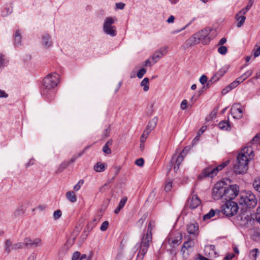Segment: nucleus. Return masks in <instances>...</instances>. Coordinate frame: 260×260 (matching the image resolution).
<instances>
[{"mask_svg": "<svg viewBox=\"0 0 260 260\" xmlns=\"http://www.w3.org/2000/svg\"><path fill=\"white\" fill-rule=\"evenodd\" d=\"M155 226L154 221H150L148 225L147 232L141 238V243L138 246L139 250L137 255L136 260H143L148 251L150 243L152 242V231Z\"/></svg>", "mask_w": 260, "mask_h": 260, "instance_id": "f257e3e1", "label": "nucleus"}, {"mask_svg": "<svg viewBox=\"0 0 260 260\" xmlns=\"http://www.w3.org/2000/svg\"><path fill=\"white\" fill-rule=\"evenodd\" d=\"M59 82L58 74L54 73L48 75L43 80L42 88V94L50 100V96L53 95V89Z\"/></svg>", "mask_w": 260, "mask_h": 260, "instance_id": "f03ea898", "label": "nucleus"}, {"mask_svg": "<svg viewBox=\"0 0 260 260\" xmlns=\"http://www.w3.org/2000/svg\"><path fill=\"white\" fill-rule=\"evenodd\" d=\"M229 163V160H226L216 167L209 166L205 168L202 173L198 176V179L201 180L207 177L213 178L217 174L219 171H221L226 167Z\"/></svg>", "mask_w": 260, "mask_h": 260, "instance_id": "7ed1b4c3", "label": "nucleus"}, {"mask_svg": "<svg viewBox=\"0 0 260 260\" xmlns=\"http://www.w3.org/2000/svg\"><path fill=\"white\" fill-rule=\"evenodd\" d=\"M249 158L246 155L239 153L237 157V162L234 165V171L236 174L245 173L248 170Z\"/></svg>", "mask_w": 260, "mask_h": 260, "instance_id": "20e7f679", "label": "nucleus"}, {"mask_svg": "<svg viewBox=\"0 0 260 260\" xmlns=\"http://www.w3.org/2000/svg\"><path fill=\"white\" fill-rule=\"evenodd\" d=\"M239 203L245 208H253L257 204L255 196L251 192L248 191L241 193L240 194Z\"/></svg>", "mask_w": 260, "mask_h": 260, "instance_id": "39448f33", "label": "nucleus"}, {"mask_svg": "<svg viewBox=\"0 0 260 260\" xmlns=\"http://www.w3.org/2000/svg\"><path fill=\"white\" fill-rule=\"evenodd\" d=\"M117 21L115 17L105 18L103 26V31L107 35L114 37L117 35L116 27L113 24Z\"/></svg>", "mask_w": 260, "mask_h": 260, "instance_id": "423d86ee", "label": "nucleus"}, {"mask_svg": "<svg viewBox=\"0 0 260 260\" xmlns=\"http://www.w3.org/2000/svg\"><path fill=\"white\" fill-rule=\"evenodd\" d=\"M238 209L237 203L233 201H228L222 205L221 210L223 214L226 216H232L237 213Z\"/></svg>", "mask_w": 260, "mask_h": 260, "instance_id": "0eeeda50", "label": "nucleus"}, {"mask_svg": "<svg viewBox=\"0 0 260 260\" xmlns=\"http://www.w3.org/2000/svg\"><path fill=\"white\" fill-rule=\"evenodd\" d=\"M225 183L224 181L217 182L213 188L212 196L215 200L222 199L224 201Z\"/></svg>", "mask_w": 260, "mask_h": 260, "instance_id": "6e6552de", "label": "nucleus"}, {"mask_svg": "<svg viewBox=\"0 0 260 260\" xmlns=\"http://www.w3.org/2000/svg\"><path fill=\"white\" fill-rule=\"evenodd\" d=\"M225 187L224 201H232L238 196L239 191V186L237 185L228 186L227 184H225Z\"/></svg>", "mask_w": 260, "mask_h": 260, "instance_id": "1a4fd4ad", "label": "nucleus"}, {"mask_svg": "<svg viewBox=\"0 0 260 260\" xmlns=\"http://www.w3.org/2000/svg\"><path fill=\"white\" fill-rule=\"evenodd\" d=\"M253 219L251 213L246 211L237 216V220L240 221L239 224L243 226H249L251 224Z\"/></svg>", "mask_w": 260, "mask_h": 260, "instance_id": "9d476101", "label": "nucleus"}, {"mask_svg": "<svg viewBox=\"0 0 260 260\" xmlns=\"http://www.w3.org/2000/svg\"><path fill=\"white\" fill-rule=\"evenodd\" d=\"M211 29L209 28H205L198 32L197 34L198 35L200 42L204 45L208 44L210 41V38L209 37L210 34Z\"/></svg>", "mask_w": 260, "mask_h": 260, "instance_id": "9b49d317", "label": "nucleus"}, {"mask_svg": "<svg viewBox=\"0 0 260 260\" xmlns=\"http://www.w3.org/2000/svg\"><path fill=\"white\" fill-rule=\"evenodd\" d=\"M25 242V247H41L42 246V240L40 238H36L31 239L30 237H25L24 239Z\"/></svg>", "mask_w": 260, "mask_h": 260, "instance_id": "f8f14e48", "label": "nucleus"}, {"mask_svg": "<svg viewBox=\"0 0 260 260\" xmlns=\"http://www.w3.org/2000/svg\"><path fill=\"white\" fill-rule=\"evenodd\" d=\"M204 253L205 255L211 258L218 256V254L215 250V246L213 245H206L204 248Z\"/></svg>", "mask_w": 260, "mask_h": 260, "instance_id": "ddd939ff", "label": "nucleus"}, {"mask_svg": "<svg viewBox=\"0 0 260 260\" xmlns=\"http://www.w3.org/2000/svg\"><path fill=\"white\" fill-rule=\"evenodd\" d=\"M189 207L191 209L197 208L201 203L200 199L196 194L192 195L188 199Z\"/></svg>", "mask_w": 260, "mask_h": 260, "instance_id": "4468645a", "label": "nucleus"}, {"mask_svg": "<svg viewBox=\"0 0 260 260\" xmlns=\"http://www.w3.org/2000/svg\"><path fill=\"white\" fill-rule=\"evenodd\" d=\"M187 231L189 234L197 237L199 234V225L197 222L190 223L187 225Z\"/></svg>", "mask_w": 260, "mask_h": 260, "instance_id": "2eb2a0df", "label": "nucleus"}, {"mask_svg": "<svg viewBox=\"0 0 260 260\" xmlns=\"http://www.w3.org/2000/svg\"><path fill=\"white\" fill-rule=\"evenodd\" d=\"M194 245V242L193 240H188L185 242L183 243L181 250L183 255H185L186 251H187L186 255H188V251H189L192 249Z\"/></svg>", "mask_w": 260, "mask_h": 260, "instance_id": "dca6fc26", "label": "nucleus"}, {"mask_svg": "<svg viewBox=\"0 0 260 260\" xmlns=\"http://www.w3.org/2000/svg\"><path fill=\"white\" fill-rule=\"evenodd\" d=\"M227 67H223L220 69L210 79V82H215L217 81L228 71Z\"/></svg>", "mask_w": 260, "mask_h": 260, "instance_id": "f3484780", "label": "nucleus"}, {"mask_svg": "<svg viewBox=\"0 0 260 260\" xmlns=\"http://www.w3.org/2000/svg\"><path fill=\"white\" fill-rule=\"evenodd\" d=\"M42 45L45 48H48L52 46V42L49 34H45L42 37Z\"/></svg>", "mask_w": 260, "mask_h": 260, "instance_id": "a211bd4d", "label": "nucleus"}, {"mask_svg": "<svg viewBox=\"0 0 260 260\" xmlns=\"http://www.w3.org/2000/svg\"><path fill=\"white\" fill-rule=\"evenodd\" d=\"M187 153V150L186 149V147L184 148V149L182 151V152L180 153V154L176 158L175 165L174 166V169H175L176 168L178 169L179 168L180 165L181 164L182 161L183 160L184 157L186 155Z\"/></svg>", "mask_w": 260, "mask_h": 260, "instance_id": "6ab92c4d", "label": "nucleus"}, {"mask_svg": "<svg viewBox=\"0 0 260 260\" xmlns=\"http://www.w3.org/2000/svg\"><path fill=\"white\" fill-rule=\"evenodd\" d=\"M231 113L235 119H240L242 117V110L240 108L233 106L231 109Z\"/></svg>", "mask_w": 260, "mask_h": 260, "instance_id": "aec40b11", "label": "nucleus"}, {"mask_svg": "<svg viewBox=\"0 0 260 260\" xmlns=\"http://www.w3.org/2000/svg\"><path fill=\"white\" fill-rule=\"evenodd\" d=\"M199 35V34H195L192 37L189 38L186 41V44L188 46H192L201 42L199 37H198V35Z\"/></svg>", "mask_w": 260, "mask_h": 260, "instance_id": "412c9836", "label": "nucleus"}, {"mask_svg": "<svg viewBox=\"0 0 260 260\" xmlns=\"http://www.w3.org/2000/svg\"><path fill=\"white\" fill-rule=\"evenodd\" d=\"M5 253L8 255L11 251L14 249V244H12V242L10 239L6 240L5 245Z\"/></svg>", "mask_w": 260, "mask_h": 260, "instance_id": "4be33fe9", "label": "nucleus"}, {"mask_svg": "<svg viewBox=\"0 0 260 260\" xmlns=\"http://www.w3.org/2000/svg\"><path fill=\"white\" fill-rule=\"evenodd\" d=\"M182 240V236L180 234H178L177 236L174 238L171 237L169 239V242L173 246L175 245H178L181 242Z\"/></svg>", "mask_w": 260, "mask_h": 260, "instance_id": "5701e85b", "label": "nucleus"}, {"mask_svg": "<svg viewBox=\"0 0 260 260\" xmlns=\"http://www.w3.org/2000/svg\"><path fill=\"white\" fill-rule=\"evenodd\" d=\"M157 118L154 117L152 119H151L149 122L148 124L146 127V128L145 129H147L150 131V133L151 132L152 130H153L155 126L156 125L157 122Z\"/></svg>", "mask_w": 260, "mask_h": 260, "instance_id": "b1692460", "label": "nucleus"}, {"mask_svg": "<svg viewBox=\"0 0 260 260\" xmlns=\"http://www.w3.org/2000/svg\"><path fill=\"white\" fill-rule=\"evenodd\" d=\"M21 42V36L19 30H17L14 34V45L18 47L20 45Z\"/></svg>", "mask_w": 260, "mask_h": 260, "instance_id": "393cba45", "label": "nucleus"}, {"mask_svg": "<svg viewBox=\"0 0 260 260\" xmlns=\"http://www.w3.org/2000/svg\"><path fill=\"white\" fill-rule=\"evenodd\" d=\"M67 199L71 203H75L77 201V196L73 191H70L66 193Z\"/></svg>", "mask_w": 260, "mask_h": 260, "instance_id": "a878e982", "label": "nucleus"}, {"mask_svg": "<svg viewBox=\"0 0 260 260\" xmlns=\"http://www.w3.org/2000/svg\"><path fill=\"white\" fill-rule=\"evenodd\" d=\"M106 167L104 164L98 162L94 166V170L96 172H102L105 170Z\"/></svg>", "mask_w": 260, "mask_h": 260, "instance_id": "bb28decb", "label": "nucleus"}, {"mask_svg": "<svg viewBox=\"0 0 260 260\" xmlns=\"http://www.w3.org/2000/svg\"><path fill=\"white\" fill-rule=\"evenodd\" d=\"M259 254V250L257 248H254L250 251L249 257L251 260H256Z\"/></svg>", "mask_w": 260, "mask_h": 260, "instance_id": "cd10ccee", "label": "nucleus"}, {"mask_svg": "<svg viewBox=\"0 0 260 260\" xmlns=\"http://www.w3.org/2000/svg\"><path fill=\"white\" fill-rule=\"evenodd\" d=\"M218 127L222 130L228 131L229 130L230 125L228 121L223 120L220 121L218 124Z\"/></svg>", "mask_w": 260, "mask_h": 260, "instance_id": "c85d7f7f", "label": "nucleus"}, {"mask_svg": "<svg viewBox=\"0 0 260 260\" xmlns=\"http://www.w3.org/2000/svg\"><path fill=\"white\" fill-rule=\"evenodd\" d=\"M242 152L241 153H243L245 155H246L248 157H253V152L252 149L251 147H245L242 149Z\"/></svg>", "mask_w": 260, "mask_h": 260, "instance_id": "c756f323", "label": "nucleus"}, {"mask_svg": "<svg viewBox=\"0 0 260 260\" xmlns=\"http://www.w3.org/2000/svg\"><path fill=\"white\" fill-rule=\"evenodd\" d=\"M236 18L238 21L237 25L238 27H241L243 24L246 19V17L244 16L240 15L239 14L236 15Z\"/></svg>", "mask_w": 260, "mask_h": 260, "instance_id": "7c9ffc66", "label": "nucleus"}, {"mask_svg": "<svg viewBox=\"0 0 260 260\" xmlns=\"http://www.w3.org/2000/svg\"><path fill=\"white\" fill-rule=\"evenodd\" d=\"M140 85L142 87H143V90L144 91H147L149 89V79L148 78H144L141 81Z\"/></svg>", "mask_w": 260, "mask_h": 260, "instance_id": "2f4dec72", "label": "nucleus"}, {"mask_svg": "<svg viewBox=\"0 0 260 260\" xmlns=\"http://www.w3.org/2000/svg\"><path fill=\"white\" fill-rule=\"evenodd\" d=\"M161 55L156 51L152 55L151 59L152 60V63L155 64L157 61L162 57Z\"/></svg>", "mask_w": 260, "mask_h": 260, "instance_id": "473e14b6", "label": "nucleus"}, {"mask_svg": "<svg viewBox=\"0 0 260 260\" xmlns=\"http://www.w3.org/2000/svg\"><path fill=\"white\" fill-rule=\"evenodd\" d=\"M69 165V163L67 161H64L61 162L56 172L59 173L61 172L64 169H65Z\"/></svg>", "mask_w": 260, "mask_h": 260, "instance_id": "72a5a7b5", "label": "nucleus"}, {"mask_svg": "<svg viewBox=\"0 0 260 260\" xmlns=\"http://www.w3.org/2000/svg\"><path fill=\"white\" fill-rule=\"evenodd\" d=\"M150 134V131L147 129H145L143 132V134L142 135L140 138V143H144L148 136Z\"/></svg>", "mask_w": 260, "mask_h": 260, "instance_id": "f704fd0d", "label": "nucleus"}, {"mask_svg": "<svg viewBox=\"0 0 260 260\" xmlns=\"http://www.w3.org/2000/svg\"><path fill=\"white\" fill-rule=\"evenodd\" d=\"M12 7L10 6V7H6L3 11H2V16L3 17H6L7 16H8V15L11 14V13L12 12Z\"/></svg>", "mask_w": 260, "mask_h": 260, "instance_id": "c9c22d12", "label": "nucleus"}, {"mask_svg": "<svg viewBox=\"0 0 260 260\" xmlns=\"http://www.w3.org/2000/svg\"><path fill=\"white\" fill-rule=\"evenodd\" d=\"M8 62V60L5 58V55L0 53V68H3Z\"/></svg>", "mask_w": 260, "mask_h": 260, "instance_id": "e433bc0d", "label": "nucleus"}, {"mask_svg": "<svg viewBox=\"0 0 260 260\" xmlns=\"http://www.w3.org/2000/svg\"><path fill=\"white\" fill-rule=\"evenodd\" d=\"M84 151L78 153V154H74L72 158L70 159L69 161L68 162L69 163V165H70L72 163H73L75 160L79 157L82 156L83 154Z\"/></svg>", "mask_w": 260, "mask_h": 260, "instance_id": "4c0bfd02", "label": "nucleus"}, {"mask_svg": "<svg viewBox=\"0 0 260 260\" xmlns=\"http://www.w3.org/2000/svg\"><path fill=\"white\" fill-rule=\"evenodd\" d=\"M215 215V211L213 209L210 210L209 213L205 214L203 217L204 220H206L211 218Z\"/></svg>", "mask_w": 260, "mask_h": 260, "instance_id": "58836bf2", "label": "nucleus"}, {"mask_svg": "<svg viewBox=\"0 0 260 260\" xmlns=\"http://www.w3.org/2000/svg\"><path fill=\"white\" fill-rule=\"evenodd\" d=\"M253 186L254 189L260 193V179H255L253 183Z\"/></svg>", "mask_w": 260, "mask_h": 260, "instance_id": "ea45409f", "label": "nucleus"}, {"mask_svg": "<svg viewBox=\"0 0 260 260\" xmlns=\"http://www.w3.org/2000/svg\"><path fill=\"white\" fill-rule=\"evenodd\" d=\"M172 188V181L171 180H167L165 186V190L166 191H170Z\"/></svg>", "mask_w": 260, "mask_h": 260, "instance_id": "a19ab883", "label": "nucleus"}, {"mask_svg": "<svg viewBox=\"0 0 260 260\" xmlns=\"http://www.w3.org/2000/svg\"><path fill=\"white\" fill-rule=\"evenodd\" d=\"M168 47L167 46H164L160 48L157 52L161 55V56H165L168 52Z\"/></svg>", "mask_w": 260, "mask_h": 260, "instance_id": "79ce46f5", "label": "nucleus"}, {"mask_svg": "<svg viewBox=\"0 0 260 260\" xmlns=\"http://www.w3.org/2000/svg\"><path fill=\"white\" fill-rule=\"evenodd\" d=\"M62 215V212L60 210H57L53 213V218L55 220H56L60 218Z\"/></svg>", "mask_w": 260, "mask_h": 260, "instance_id": "37998d69", "label": "nucleus"}, {"mask_svg": "<svg viewBox=\"0 0 260 260\" xmlns=\"http://www.w3.org/2000/svg\"><path fill=\"white\" fill-rule=\"evenodd\" d=\"M25 247V242L23 241V242H18L14 244V249L16 250L18 249H22L24 247Z\"/></svg>", "mask_w": 260, "mask_h": 260, "instance_id": "c03bdc74", "label": "nucleus"}, {"mask_svg": "<svg viewBox=\"0 0 260 260\" xmlns=\"http://www.w3.org/2000/svg\"><path fill=\"white\" fill-rule=\"evenodd\" d=\"M251 142L252 144H260V134L256 135L253 138Z\"/></svg>", "mask_w": 260, "mask_h": 260, "instance_id": "a18cd8bd", "label": "nucleus"}, {"mask_svg": "<svg viewBox=\"0 0 260 260\" xmlns=\"http://www.w3.org/2000/svg\"><path fill=\"white\" fill-rule=\"evenodd\" d=\"M227 48L224 46H221L219 47L218 49V52L222 55H224L227 52Z\"/></svg>", "mask_w": 260, "mask_h": 260, "instance_id": "49530a36", "label": "nucleus"}, {"mask_svg": "<svg viewBox=\"0 0 260 260\" xmlns=\"http://www.w3.org/2000/svg\"><path fill=\"white\" fill-rule=\"evenodd\" d=\"M127 200V198L126 197H124L122 198L119 203V204L118 206L120 207L121 209L123 208V207L125 206L126 201Z\"/></svg>", "mask_w": 260, "mask_h": 260, "instance_id": "de8ad7c7", "label": "nucleus"}, {"mask_svg": "<svg viewBox=\"0 0 260 260\" xmlns=\"http://www.w3.org/2000/svg\"><path fill=\"white\" fill-rule=\"evenodd\" d=\"M146 73V70L144 68H142L138 71L137 73V77L141 79Z\"/></svg>", "mask_w": 260, "mask_h": 260, "instance_id": "09e8293b", "label": "nucleus"}, {"mask_svg": "<svg viewBox=\"0 0 260 260\" xmlns=\"http://www.w3.org/2000/svg\"><path fill=\"white\" fill-rule=\"evenodd\" d=\"M81 256V253L79 252H74L72 256V260H78L80 258Z\"/></svg>", "mask_w": 260, "mask_h": 260, "instance_id": "8fccbe9b", "label": "nucleus"}, {"mask_svg": "<svg viewBox=\"0 0 260 260\" xmlns=\"http://www.w3.org/2000/svg\"><path fill=\"white\" fill-rule=\"evenodd\" d=\"M109 225V222L107 221H105L103 222L100 227V230L102 231H105L107 230L108 226Z\"/></svg>", "mask_w": 260, "mask_h": 260, "instance_id": "3c124183", "label": "nucleus"}, {"mask_svg": "<svg viewBox=\"0 0 260 260\" xmlns=\"http://www.w3.org/2000/svg\"><path fill=\"white\" fill-rule=\"evenodd\" d=\"M84 181L80 180L79 182L74 186V189L76 191H78L80 188L81 185L83 184Z\"/></svg>", "mask_w": 260, "mask_h": 260, "instance_id": "603ef678", "label": "nucleus"}, {"mask_svg": "<svg viewBox=\"0 0 260 260\" xmlns=\"http://www.w3.org/2000/svg\"><path fill=\"white\" fill-rule=\"evenodd\" d=\"M110 127H108L106 129H105L103 133V135H102L103 139H105L107 137H108L110 135Z\"/></svg>", "mask_w": 260, "mask_h": 260, "instance_id": "864d4df0", "label": "nucleus"}, {"mask_svg": "<svg viewBox=\"0 0 260 260\" xmlns=\"http://www.w3.org/2000/svg\"><path fill=\"white\" fill-rule=\"evenodd\" d=\"M144 160L143 158H140L136 160L135 164L139 167H142L144 165Z\"/></svg>", "mask_w": 260, "mask_h": 260, "instance_id": "5fc2aeb1", "label": "nucleus"}, {"mask_svg": "<svg viewBox=\"0 0 260 260\" xmlns=\"http://www.w3.org/2000/svg\"><path fill=\"white\" fill-rule=\"evenodd\" d=\"M103 152L107 154L111 153V150L109 148L108 146L105 145L103 148Z\"/></svg>", "mask_w": 260, "mask_h": 260, "instance_id": "6e6d98bb", "label": "nucleus"}, {"mask_svg": "<svg viewBox=\"0 0 260 260\" xmlns=\"http://www.w3.org/2000/svg\"><path fill=\"white\" fill-rule=\"evenodd\" d=\"M252 74V71L251 70H248L245 73H244L243 74H242L243 77L244 78L245 80H246L247 78H248L249 76H250Z\"/></svg>", "mask_w": 260, "mask_h": 260, "instance_id": "4d7b16f0", "label": "nucleus"}, {"mask_svg": "<svg viewBox=\"0 0 260 260\" xmlns=\"http://www.w3.org/2000/svg\"><path fill=\"white\" fill-rule=\"evenodd\" d=\"M187 103H188V102L186 100H183L181 102V103L180 104V108L182 110H185L187 107Z\"/></svg>", "mask_w": 260, "mask_h": 260, "instance_id": "13d9d810", "label": "nucleus"}, {"mask_svg": "<svg viewBox=\"0 0 260 260\" xmlns=\"http://www.w3.org/2000/svg\"><path fill=\"white\" fill-rule=\"evenodd\" d=\"M207 81V78L205 75H203L200 78V82L202 84H205Z\"/></svg>", "mask_w": 260, "mask_h": 260, "instance_id": "bf43d9fd", "label": "nucleus"}, {"mask_svg": "<svg viewBox=\"0 0 260 260\" xmlns=\"http://www.w3.org/2000/svg\"><path fill=\"white\" fill-rule=\"evenodd\" d=\"M255 217L257 222L260 224V206L257 209Z\"/></svg>", "mask_w": 260, "mask_h": 260, "instance_id": "052dcab7", "label": "nucleus"}, {"mask_svg": "<svg viewBox=\"0 0 260 260\" xmlns=\"http://www.w3.org/2000/svg\"><path fill=\"white\" fill-rule=\"evenodd\" d=\"M115 5L117 9L122 10L124 8L125 4L120 2L116 3Z\"/></svg>", "mask_w": 260, "mask_h": 260, "instance_id": "680f3d73", "label": "nucleus"}, {"mask_svg": "<svg viewBox=\"0 0 260 260\" xmlns=\"http://www.w3.org/2000/svg\"><path fill=\"white\" fill-rule=\"evenodd\" d=\"M253 58H255L260 55V46L256 49H253Z\"/></svg>", "mask_w": 260, "mask_h": 260, "instance_id": "e2e57ef3", "label": "nucleus"}, {"mask_svg": "<svg viewBox=\"0 0 260 260\" xmlns=\"http://www.w3.org/2000/svg\"><path fill=\"white\" fill-rule=\"evenodd\" d=\"M231 90H232V89L229 85L226 87H225L224 89H222L221 92L223 94H225L227 93L228 92H229Z\"/></svg>", "mask_w": 260, "mask_h": 260, "instance_id": "0e129e2a", "label": "nucleus"}, {"mask_svg": "<svg viewBox=\"0 0 260 260\" xmlns=\"http://www.w3.org/2000/svg\"><path fill=\"white\" fill-rule=\"evenodd\" d=\"M248 10L249 9L245 7L241 10L238 14H239L240 15L244 16V15H245L248 12Z\"/></svg>", "mask_w": 260, "mask_h": 260, "instance_id": "69168bd1", "label": "nucleus"}, {"mask_svg": "<svg viewBox=\"0 0 260 260\" xmlns=\"http://www.w3.org/2000/svg\"><path fill=\"white\" fill-rule=\"evenodd\" d=\"M146 218V217L145 215H144L141 219H140L138 220L137 224L141 226L143 224Z\"/></svg>", "mask_w": 260, "mask_h": 260, "instance_id": "338daca9", "label": "nucleus"}, {"mask_svg": "<svg viewBox=\"0 0 260 260\" xmlns=\"http://www.w3.org/2000/svg\"><path fill=\"white\" fill-rule=\"evenodd\" d=\"M78 260H91L90 258L84 254L81 255L80 258Z\"/></svg>", "mask_w": 260, "mask_h": 260, "instance_id": "774afa93", "label": "nucleus"}]
</instances>
